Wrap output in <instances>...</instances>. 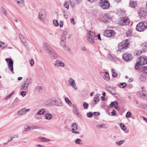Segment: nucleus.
Returning a JSON list of instances; mask_svg holds the SVG:
<instances>
[{
  "label": "nucleus",
  "instance_id": "f3484780",
  "mask_svg": "<svg viewBox=\"0 0 147 147\" xmlns=\"http://www.w3.org/2000/svg\"><path fill=\"white\" fill-rule=\"evenodd\" d=\"M30 109H27L26 108H24L21 109L18 111L17 114L20 115H22L24 114H26V112H29L30 111Z\"/></svg>",
  "mask_w": 147,
  "mask_h": 147
},
{
  "label": "nucleus",
  "instance_id": "680f3d73",
  "mask_svg": "<svg viewBox=\"0 0 147 147\" xmlns=\"http://www.w3.org/2000/svg\"><path fill=\"white\" fill-rule=\"evenodd\" d=\"M131 35V33L130 31L128 30L126 32V35L127 37L130 36Z\"/></svg>",
  "mask_w": 147,
  "mask_h": 147
},
{
  "label": "nucleus",
  "instance_id": "7ed1b4c3",
  "mask_svg": "<svg viewBox=\"0 0 147 147\" xmlns=\"http://www.w3.org/2000/svg\"><path fill=\"white\" fill-rule=\"evenodd\" d=\"M147 28V23L144 21L141 22L138 24L136 26V30L141 32L144 31Z\"/></svg>",
  "mask_w": 147,
  "mask_h": 147
},
{
  "label": "nucleus",
  "instance_id": "e2e57ef3",
  "mask_svg": "<svg viewBox=\"0 0 147 147\" xmlns=\"http://www.w3.org/2000/svg\"><path fill=\"white\" fill-rule=\"evenodd\" d=\"M51 106H54V98L50 99Z\"/></svg>",
  "mask_w": 147,
  "mask_h": 147
},
{
  "label": "nucleus",
  "instance_id": "e433bc0d",
  "mask_svg": "<svg viewBox=\"0 0 147 147\" xmlns=\"http://www.w3.org/2000/svg\"><path fill=\"white\" fill-rule=\"evenodd\" d=\"M120 126L123 130L125 131L126 130V127L123 123H121L120 124Z\"/></svg>",
  "mask_w": 147,
  "mask_h": 147
},
{
  "label": "nucleus",
  "instance_id": "9b49d317",
  "mask_svg": "<svg viewBox=\"0 0 147 147\" xmlns=\"http://www.w3.org/2000/svg\"><path fill=\"white\" fill-rule=\"evenodd\" d=\"M123 58L127 61H130L132 59V57L131 54L128 52H126L123 54Z\"/></svg>",
  "mask_w": 147,
  "mask_h": 147
},
{
  "label": "nucleus",
  "instance_id": "423d86ee",
  "mask_svg": "<svg viewBox=\"0 0 147 147\" xmlns=\"http://www.w3.org/2000/svg\"><path fill=\"white\" fill-rule=\"evenodd\" d=\"M100 19L103 22H108L111 20V18L107 14H103L100 16Z\"/></svg>",
  "mask_w": 147,
  "mask_h": 147
},
{
  "label": "nucleus",
  "instance_id": "0eeeda50",
  "mask_svg": "<svg viewBox=\"0 0 147 147\" xmlns=\"http://www.w3.org/2000/svg\"><path fill=\"white\" fill-rule=\"evenodd\" d=\"M129 20L127 17H123L120 18V21L119 24L120 25H127L129 23Z\"/></svg>",
  "mask_w": 147,
  "mask_h": 147
},
{
  "label": "nucleus",
  "instance_id": "f257e3e1",
  "mask_svg": "<svg viewBox=\"0 0 147 147\" xmlns=\"http://www.w3.org/2000/svg\"><path fill=\"white\" fill-rule=\"evenodd\" d=\"M86 37L88 42L93 43L95 42V40L96 38V36L94 32L90 30H87Z\"/></svg>",
  "mask_w": 147,
  "mask_h": 147
},
{
  "label": "nucleus",
  "instance_id": "20e7f679",
  "mask_svg": "<svg viewBox=\"0 0 147 147\" xmlns=\"http://www.w3.org/2000/svg\"><path fill=\"white\" fill-rule=\"evenodd\" d=\"M129 45V42L127 40L123 41L119 44V51H123V49H126L128 48Z\"/></svg>",
  "mask_w": 147,
  "mask_h": 147
},
{
  "label": "nucleus",
  "instance_id": "79ce46f5",
  "mask_svg": "<svg viewBox=\"0 0 147 147\" xmlns=\"http://www.w3.org/2000/svg\"><path fill=\"white\" fill-rule=\"evenodd\" d=\"M32 130L34 129H38L42 128V127L32 125Z\"/></svg>",
  "mask_w": 147,
  "mask_h": 147
},
{
  "label": "nucleus",
  "instance_id": "bb28decb",
  "mask_svg": "<svg viewBox=\"0 0 147 147\" xmlns=\"http://www.w3.org/2000/svg\"><path fill=\"white\" fill-rule=\"evenodd\" d=\"M45 117L46 119L50 120L52 118L53 116L51 113H47L45 114Z\"/></svg>",
  "mask_w": 147,
  "mask_h": 147
},
{
  "label": "nucleus",
  "instance_id": "338daca9",
  "mask_svg": "<svg viewBox=\"0 0 147 147\" xmlns=\"http://www.w3.org/2000/svg\"><path fill=\"white\" fill-rule=\"evenodd\" d=\"M70 22L71 24H73L74 25L75 24V23L74 22V18H71V19H70Z\"/></svg>",
  "mask_w": 147,
  "mask_h": 147
},
{
  "label": "nucleus",
  "instance_id": "6e6d98bb",
  "mask_svg": "<svg viewBox=\"0 0 147 147\" xmlns=\"http://www.w3.org/2000/svg\"><path fill=\"white\" fill-rule=\"evenodd\" d=\"M30 64L31 66H33L34 64V61L33 59H31L29 61Z\"/></svg>",
  "mask_w": 147,
  "mask_h": 147
},
{
  "label": "nucleus",
  "instance_id": "de8ad7c7",
  "mask_svg": "<svg viewBox=\"0 0 147 147\" xmlns=\"http://www.w3.org/2000/svg\"><path fill=\"white\" fill-rule=\"evenodd\" d=\"M131 113L129 111H128L126 113V117L127 118H130L131 117Z\"/></svg>",
  "mask_w": 147,
  "mask_h": 147
},
{
  "label": "nucleus",
  "instance_id": "ddd939ff",
  "mask_svg": "<svg viewBox=\"0 0 147 147\" xmlns=\"http://www.w3.org/2000/svg\"><path fill=\"white\" fill-rule=\"evenodd\" d=\"M138 62L141 65H145L147 63V58L146 57H140L139 58Z\"/></svg>",
  "mask_w": 147,
  "mask_h": 147
},
{
  "label": "nucleus",
  "instance_id": "412c9836",
  "mask_svg": "<svg viewBox=\"0 0 147 147\" xmlns=\"http://www.w3.org/2000/svg\"><path fill=\"white\" fill-rule=\"evenodd\" d=\"M71 127H72L71 131L73 133L76 134H79L80 133V132L78 131H76V130L78 129V127L76 123H73L72 124Z\"/></svg>",
  "mask_w": 147,
  "mask_h": 147
},
{
  "label": "nucleus",
  "instance_id": "37998d69",
  "mask_svg": "<svg viewBox=\"0 0 147 147\" xmlns=\"http://www.w3.org/2000/svg\"><path fill=\"white\" fill-rule=\"evenodd\" d=\"M35 89L38 92H39L42 89V88L41 86H37L35 87Z\"/></svg>",
  "mask_w": 147,
  "mask_h": 147
},
{
  "label": "nucleus",
  "instance_id": "4c0bfd02",
  "mask_svg": "<svg viewBox=\"0 0 147 147\" xmlns=\"http://www.w3.org/2000/svg\"><path fill=\"white\" fill-rule=\"evenodd\" d=\"M140 107L142 109H147V105H146L145 104H141L140 105Z\"/></svg>",
  "mask_w": 147,
  "mask_h": 147
},
{
  "label": "nucleus",
  "instance_id": "4468645a",
  "mask_svg": "<svg viewBox=\"0 0 147 147\" xmlns=\"http://www.w3.org/2000/svg\"><path fill=\"white\" fill-rule=\"evenodd\" d=\"M138 94L140 97L147 100V91L145 90H142L139 92Z\"/></svg>",
  "mask_w": 147,
  "mask_h": 147
},
{
  "label": "nucleus",
  "instance_id": "1a4fd4ad",
  "mask_svg": "<svg viewBox=\"0 0 147 147\" xmlns=\"http://www.w3.org/2000/svg\"><path fill=\"white\" fill-rule=\"evenodd\" d=\"M115 34V32L113 30H106L104 33V35L108 37L113 36Z\"/></svg>",
  "mask_w": 147,
  "mask_h": 147
},
{
  "label": "nucleus",
  "instance_id": "aec40b11",
  "mask_svg": "<svg viewBox=\"0 0 147 147\" xmlns=\"http://www.w3.org/2000/svg\"><path fill=\"white\" fill-rule=\"evenodd\" d=\"M70 85L75 90H77L78 88L76 86L75 81L73 78H70L69 80Z\"/></svg>",
  "mask_w": 147,
  "mask_h": 147
},
{
  "label": "nucleus",
  "instance_id": "2f4dec72",
  "mask_svg": "<svg viewBox=\"0 0 147 147\" xmlns=\"http://www.w3.org/2000/svg\"><path fill=\"white\" fill-rule=\"evenodd\" d=\"M73 112L77 116H78L79 115V113L78 109L76 107H74Z\"/></svg>",
  "mask_w": 147,
  "mask_h": 147
},
{
  "label": "nucleus",
  "instance_id": "052dcab7",
  "mask_svg": "<svg viewBox=\"0 0 147 147\" xmlns=\"http://www.w3.org/2000/svg\"><path fill=\"white\" fill-rule=\"evenodd\" d=\"M140 79L142 81H144L145 80V78L143 75H142L140 76Z\"/></svg>",
  "mask_w": 147,
  "mask_h": 147
},
{
  "label": "nucleus",
  "instance_id": "393cba45",
  "mask_svg": "<svg viewBox=\"0 0 147 147\" xmlns=\"http://www.w3.org/2000/svg\"><path fill=\"white\" fill-rule=\"evenodd\" d=\"M24 130L25 131L28 132L32 130V126H30L28 125H26L24 126Z\"/></svg>",
  "mask_w": 147,
  "mask_h": 147
},
{
  "label": "nucleus",
  "instance_id": "8fccbe9b",
  "mask_svg": "<svg viewBox=\"0 0 147 147\" xmlns=\"http://www.w3.org/2000/svg\"><path fill=\"white\" fill-rule=\"evenodd\" d=\"M53 24L55 26H57L59 25V24L58 21L56 20H53Z\"/></svg>",
  "mask_w": 147,
  "mask_h": 147
},
{
  "label": "nucleus",
  "instance_id": "ea45409f",
  "mask_svg": "<svg viewBox=\"0 0 147 147\" xmlns=\"http://www.w3.org/2000/svg\"><path fill=\"white\" fill-rule=\"evenodd\" d=\"M125 142V140H122L118 142H116V143L119 146H120L123 144Z\"/></svg>",
  "mask_w": 147,
  "mask_h": 147
},
{
  "label": "nucleus",
  "instance_id": "5fc2aeb1",
  "mask_svg": "<svg viewBox=\"0 0 147 147\" xmlns=\"http://www.w3.org/2000/svg\"><path fill=\"white\" fill-rule=\"evenodd\" d=\"M142 71L144 73H147V66H144L143 67Z\"/></svg>",
  "mask_w": 147,
  "mask_h": 147
},
{
  "label": "nucleus",
  "instance_id": "a211bd4d",
  "mask_svg": "<svg viewBox=\"0 0 147 147\" xmlns=\"http://www.w3.org/2000/svg\"><path fill=\"white\" fill-rule=\"evenodd\" d=\"M50 57L53 59H55L57 58V55L55 51L52 49L48 53Z\"/></svg>",
  "mask_w": 147,
  "mask_h": 147
},
{
  "label": "nucleus",
  "instance_id": "4d7b16f0",
  "mask_svg": "<svg viewBox=\"0 0 147 147\" xmlns=\"http://www.w3.org/2000/svg\"><path fill=\"white\" fill-rule=\"evenodd\" d=\"M5 43L3 42L0 41V47L3 48H4Z\"/></svg>",
  "mask_w": 147,
  "mask_h": 147
},
{
  "label": "nucleus",
  "instance_id": "58836bf2",
  "mask_svg": "<svg viewBox=\"0 0 147 147\" xmlns=\"http://www.w3.org/2000/svg\"><path fill=\"white\" fill-rule=\"evenodd\" d=\"M45 105L47 106H51L50 99L47 100L45 103Z\"/></svg>",
  "mask_w": 147,
  "mask_h": 147
},
{
  "label": "nucleus",
  "instance_id": "3c124183",
  "mask_svg": "<svg viewBox=\"0 0 147 147\" xmlns=\"http://www.w3.org/2000/svg\"><path fill=\"white\" fill-rule=\"evenodd\" d=\"M22 42L24 43V45L26 47L27 46V43L26 42V40L24 38H23L22 39Z\"/></svg>",
  "mask_w": 147,
  "mask_h": 147
},
{
  "label": "nucleus",
  "instance_id": "c756f323",
  "mask_svg": "<svg viewBox=\"0 0 147 147\" xmlns=\"http://www.w3.org/2000/svg\"><path fill=\"white\" fill-rule=\"evenodd\" d=\"M39 138L41 141L44 142H48L51 141L50 140L44 137H40Z\"/></svg>",
  "mask_w": 147,
  "mask_h": 147
},
{
  "label": "nucleus",
  "instance_id": "c03bdc74",
  "mask_svg": "<svg viewBox=\"0 0 147 147\" xmlns=\"http://www.w3.org/2000/svg\"><path fill=\"white\" fill-rule=\"evenodd\" d=\"M138 65H140L139 64V63H138V62H137L136 63V65L135 67V68L136 70H140V67L138 66Z\"/></svg>",
  "mask_w": 147,
  "mask_h": 147
},
{
  "label": "nucleus",
  "instance_id": "7c9ffc66",
  "mask_svg": "<svg viewBox=\"0 0 147 147\" xmlns=\"http://www.w3.org/2000/svg\"><path fill=\"white\" fill-rule=\"evenodd\" d=\"M112 74V76L114 78L117 77L118 74L116 71L114 69L111 70Z\"/></svg>",
  "mask_w": 147,
  "mask_h": 147
},
{
  "label": "nucleus",
  "instance_id": "cd10ccee",
  "mask_svg": "<svg viewBox=\"0 0 147 147\" xmlns=\"http://www.w3.org/2000/svg\"><path fill=\"white\" fill-rule=\"evenodd\" d=\"M129 6L132 8H134L137 5V3L134 1H131L129 4Z\"/></svg>",
  "mask_w": 147,
  "mask_h": 147
},
{
  "label": "nucleus",
  "instance_id": "603ef678",
  "mask_svg": "<svg viewBox=\"0 0 147 147\" xmlns=\"http://www.w3.org/2000/svg\"><path fill=\"white\" fill-rule=\"evenodd\" d=\"M87 115L88 117L91 118L93 117V114L92 112H90L87 113Z\"/></svg>",
  "mask_w": 147,
  "mask_h": 147
},
{
  "label": "nucleus",
  "instance_id": "09e8293b",
  "mask_svg": "<svg viewBox=\"0 0 147 147\" xmlns=\"http://www.w3.org/2000/svg\"><path fill=\"white\" fill-rule=\"evenodd\" d=\"M96 96H97L95 97L94 99V100L96 103H97L99 101L98 95V94H96Z\"/></svg>",
  "mask_w": 147,
  "mask_h": 147
},
{
  "label": "nucleus",
  "instance_id": "9d476101",
  "mask_svg": "<svg viewBox=\"0 0 147 147\" xmlns=\"http://www.w3.org/2000/svg\"><path fill=\"white\" fill-rule=\"evenodd\" d=\"M30 84V82L29 80L28 79H27L22 85L21 89L24 90H27Z\"/></svg>",
  "mask_w": 147,
  "mask_h": 147
},
{
  "label": "nucleus",
  "instance_id": "b1692460",
  "mask_svg": "<svg viewBox=\"0 0 147 147\" xmlns=\"http://www.w3.org/2000/svg\"><path fill=\"white\" fill-rule=\"evenodd\" d=\"M14 1L20 7H22L24 5V0H14Z\"/></svg>",
  "mask_w": 147,
  "mask_h": 147
},
{
  "label": "nucleus",
  "instance_id": "864d4df0",
  "mask_svg": "<svg viewBox=\"0 0 147 147\" xmlns=\"http://www.w3.org/2000/svg\"><path fill=\"white\" fill-rule=\"evenodd\" d=\"M2 12H3V13L5 16H7V13L6 11L3 8H2Z\"/></svg>",
  "mask_w": 147,
  "mask_h": 147
},
{
  "label": "nucleus",
  "instance_id": "13d9d810",
  "mask_svg": "<svg viewBox=\"0 0 147 147\" xmlns=\"http://www.w3.org/2000/svg\"><path fill=\"white\" fill-rule=\"evenodd\" d=\"M97 127L101 128H105V126L104 125L98 124L97 125Z\"/></svg>",
  "mask_w": 147,
  "mask_h": 147
},
{
  "label": "nucleus",
  "instance_id": "f704fd0d",
  "mask_svg": "<svg viewBox=\"0 0 147 147\" xmlns=\"http://www.w3.org/2000/svg\"><path fill=\"white\" fill-rule=\"evenodd\" d=\"M69 2L68 1L65 2L63 5V6L65 7L67 9H69Z\"/></svg>",
  "mask_w": 147,
  "mask_h": 147
},
{
  "label": "nucleus",
  "instance_id": "f8f14e48",
  "mask_svg": "<svg viewBox=\"0 0 147 147\" xmlns=\"http://www.w3.org/2000/svg\"><path fill=\"white\" fill-rule=\"evenodd\" d=\"M5 60L7 61L8 66V67L10 71L12 72L13 71V62L10 58H6Z\"/></svg>",
  "mask_w": 147,
  "mask_h": 147
},
{
  "label": "nucleus",
  "instance_id": "a19ab883",
  "mask_svg": "<svg viewBox=\"0 0 147 147\" xmlns=\"http://www.w3.org/2000/svg\"><path fill=\"white\" fill-rule=\"evenodd\" d=\"M126 86V83L124 82L121 83L119 85V87L121 88H124Z\"/></svg>",
  "mask_w": 147,
  "mask_h": 147
},
{
  "label": "nucleus",
  "instance_id": "dca6fc26",
  "mask_svg": "<svg viewBox=\"0 0 147 147\" xmlns=\"http://www.w3.org/2000/svg\"><path fill=\"white\" fill-rule=\"evenodd\" d=\"M42 46L43 49L46 51L47 53L52 49L50 45L46 42H44Z\"/></svg>",
  "mask_w": 147,
  "mask_h": 147
},
{
  "label": "nucleus",
  "instance_id": "c9c22d12",
  "mask_svg": "<svg viewBox=\"0 0 147 147\" xmlns=\"http://www.w3.org/2000/svg\"><path fill=\"white\" fill-rule=\"evenodd\" d=\"M142 49L144 50L147 49V43L144 42L142 43L141 45Z\"/></svg>",
  "mask_w": 147,
  "mask_h": 147
},
{
  "label": "nucleus",
  "instance_id": "72a5a7b5",
  "mask_svg": "<svg viewBox=\"0 0 147 147\" xmlns=\"http://www.w3.org/2000/svg\"><path fill=\"white\" fill-rule=\"evenodd\" d=\"M63 13L64 17L65 19L67 18L69 16V15L68 14L67 11L65 10H63Z\"/></svg>",
  "mask_w": 147,
  "mask_h": 147
},
{
  "label": "nucleus",
  "instance_id": "c85d7f7f",
  "mask_svg": "<svg viewBox=\"0 0 147 147\" xmlns=\"http://www.w3.org/2000/svg\"><path fill=\"white\" fill-rule=\"evenodd\" d=\"M45 109H41L38 110L37 113L38 115H42L45 113Z\"/></svg>",
  "mask_w": 147,
  "mask_h": 147
},
{
  "label": "nucleus",
  "instance_id": "4be33fe9",
  "mask_svg": "<svg viewBox=\"0 0 147 147\" xmlns=\"http://www.w3.org/2000/svg\"><path fill=\"white\" fill-rule=\"evenodd\" d=\"M118 107V103L117 101H114L112 102L111 103L109 106L110 108H112L114 107V108L117 109Z\"/></svg>",
  "mask_w": 147,
  "mask_h": 147
},
{
  "label": "nucleus",
  "instance_id": "39448f33",
  "mask_svg": "<svg viewBox=\"0 0 147 147\" xmlns=\"http://www.w3.org/2000/svg\"><path fill=\"white\" fill-rule=\"evenodd\" d=\"M100 7L103 9H107L109 8L110 4L107 0H101L100 3Z\"/></svg>",
  "mask_w": 147,
  "mask_h": 147
},
{
  "label": "nucleus",
  "instance_id": "a18cd8bd",
  "mask_svg": "<svg viewBox=\"0 0 147 147\" xmlns=\"http://www.w3.org/2000/svg\"><path fill=\"white\" fill-rule=\"evenodd\" d=\"M83 106L84 107V108L85 109H87L88 106L89 105L86 102H84L83 103Z\"/></svg>",
  "mask_w": 147,
  "mask_h": 147
},
{
  "label": "nucleus",
  "instance_id": "49530a36",
  "mask_svg": "<svg viewBox=\"0 0 147 147\" xmlns=\"http://www.w3.org/2000/svg\"><path fill=\"white\" fill-rule=\"evenodd\" d=\"M82 140L80 139H77L75 141V143L77 144H80L82 143Z\"/></svg>",
  "mask_w": 147,
  "mask_h": 147
},
{
  "label": "nucleus",
  "instance_id": "473e14b6",
  "mask_svg": "<svg viewBox=\"0 0 147 147\" xmlns=\"http://www.w3.org/2000/svg\"><path fill=\"white\" fill-rule=\"evenodd\" d=\"M65 102L69 106L71 105L72 103L71 101L67 97H65Z\"/></svg>",
  "mask_w": 147,
  "mask_h": 147
},
{
  "label": "nucleus",
  "instance_id": "2eb2a0df",
  "mask_svg": "<svg viewBox=\"0 0 147 147\" xmlns=\"http://www.w3.org/2000/svg\"><path fill=\"white\" fill-rule=\"evenodd\" d=\"M61 107L63 104L61 100L58 98H54V106Z\"/></svg>",
  "mask_w": 147,
  "mask_h": 147
},
{
  "label": "nucleus",
  "instance_id": "f03ea898",
  "mask_svg": "<svg viewBox=\"0 0 147 147\" xmlns=\"http://www.w3.org/2000/svg\"><path fill=\"white\" fill-rule=\"evenodd\" d=\"M66 32H64L62 34L61 38L60 45L64 50L68 51H70V49L66 45Z\"/></svg>",
  "mask_w": 147,
  "mask_h": 147
},
{
  "label": "nucleus",
  "instance_id": "0e129e2a",
  "mask_svg": "<svg viewBox=\"0 0 147 147\" xmlns=\"http://www.w3.org/2000/svg\"><path fill=\"white\" fill-rule=\"evenodd\" d=\"M21 94L22 96L24 97L26 95V92L25 91H23L21 92Z\"/></svg>",
  "mask_w": 147,
  "mask_h": 147
},
{
  "label": "nucleus",
  "instance_id": "a878e982",
  "mask_svg": "<svg viewBox=\"0 0 147 147\" xmlns=\"http://www.w3.org/2000/svg\"><path fill=\"white\" fill-rule=\"evenodd\" d=\"M146 15V13L144 11H141L139 13V16L141 18H145Z\"/></svg>",
  "mask_w": 147,
  "mask_h": 147
},
{
  "label": "nucleus",
  "instance_id": "69168bd1",
  "mask_svg": "<svg viewBox=\"0 0 147 147\" xmlns=\"http://www.w3.org/2000/svg\"><path fill=\"white\" fill-rule=\"evenodd\" d=\"M116 111L114 110L113 109L111 113H112V116H114L116 115L115 113H116Z\"/></svg>",
  "mask_w": 147,
  "mask_h": 147
},
{
  "label": "nucleus",
  "instance_id": "774afa93",
  "mask_svg": "<svg viewBox=\"0 0 147 147\" xmlns=\"http://www.w3.org/2000/svg\"><path fill=\"white\" fill-rule=\"evenodd\" d=\"M18 134H16L13 136L12 137H11L13 139L15 138H18Z\"/></svg>",
  "mask_w": 147,
  "mask_h": 147
},
{
  "label": "nucleus",
  "instance_id": "bf43d9fd",
  "mask_svg": "<svg viewBox=\"0 0 147 147\" xmlns=\"http://www.w3.org/2000/svg\"><path fill=\"white\" fill-rule=\"evenodd\" d=\"M14 92H12L11 94L7 96L5 98L6 99H7L10 98L12 96V95L13 94Z\"/></svg>",
  "mask_w": 147,
  "mask_h": 147
},
{
  "label": "nucleus",
  "instance_id": "6e6552de",
  "mask_svg": "<svg viewBox=\"0 0 147 147\" xmlns=\"http://www.w3.org/2000/svg\"><path fill=\"white\" fill-rule=\"evenodd\" d=\"M45 10L43 9H40L38 13V18L41 21H43L45 17Z\"/></svg>",
  "mask_w": 147,
  "mask_h": 147
},
{
  "label": "nucleus",
  "instance_id": "6ab92c4d",
  "mask_svg": "<svg viewBox=\"0 0 147 147\" xmlns=\"http://www.w3.org/2000/svg\"><path fill=\"white\" fill-rule=\"evenodd\" d=\"M54 65L56 67H64L65 66V63L62 61L57 60L54 63Z\"/></svg>",
  "mask_w": 147,
  "mask_h": 147
},
{
  "label": "nucleus",
  "instance_id": "5701e85b",
  "mask_svg": "<svg viewBox=\"0 0 147 147\" xmlns=\"http://www.w3.org/2000/svg\"><path fill=\"white\" fill-rule=\"evenodd\" d=\"M103 79L107 81H108L110 79L109 75L107 72H105L102 73Z\"/></svg>",
  "mask_w": 147,
  "mask_h": 147
}]
</instances>
